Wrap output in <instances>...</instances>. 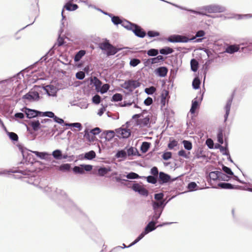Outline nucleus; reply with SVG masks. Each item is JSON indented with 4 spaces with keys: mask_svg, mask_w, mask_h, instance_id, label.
<instances>
[{
    "mask_svg": "<svg viewBox=\"0 0 252 252\" xmlns=\"http://www.w3.org/2000/svg\"><path fill=\"white\" fill-rule=\"evenodd\" d=\"M146 235L142 232L139 236L129 245L128 247H131L140 241Z\"/></svg>",
    "mask_w": 252,
    "mask_h": 252,
    "instance_id": "nucleus-56",
    "label": "nucleus"
},
{
    "mask_svg": "<svg viewBox=\"0 0 252 252\" xmlns=\"http://www.w3.org/2000/svg\"><path fill=\"white\" fill-rule=\"evenodd\" d=\"M120 25H121L122 26H123L126 30L129 31L132 30V29L134 27V26H136V24L131 23L126 19H123Z\"/></svg>",
    "mask_w": 252,
    "mask_h": 252,
    "instance_id": "nucleus-25",
    "label": "nucleus"
},
{
    "mask_svg": "<svg viewBox=\"0 0 252 252\" xmlns=\"http://www.w3.org/2000/svg\"><path fill=\"white\" fill-rule=\"evenodd\" d=\"M164 60L165 58H164L162 55L156 56V57L149 59V60H151V63L153 64L158 63L160 62H163L164 61Z\"/></svg>",
    "mask_w": 252,
    "mask_h": 252,
    "instance_id": "nucleus-42",
    "label": "nucleus"
},
{
    "mask_svg": "<svg viewBox=\"0 0 252 252\" xmlns=\"http://www.w3.org/2000/svg\"><path fill=\"white\" fill-rule=\"evenodd\" d=\"M154 211L152 214L149 216V219H151V220L145 227L144 230L142 231L145 235L149 233L156 230L157 228L156 224L158 222V220L161 216V211H157L156 209V207H154Z\"/></svg>",
    "mask_w": 252,
    "mask_h": 252,
    "instance_id": "nucleus-2",
    "label": "nucleus"
},
{
    "mask_svg": "<svg viewBox=\"0 0 252 252\" xmlns=\"http://www.w3.org/2000/svg\"><path fill=\"white\" fill-rule=\"evenodd\" d=\"M142 178L146 179L148 183L156 185L158 183V176L149 175L147 177L143 176Z\"/></svg>",
    "mask_w": 252,
    "mask_h": 252,
    "instance_id": "nucleus-32",
    "label": "nucleus"
},
{
    "mask_svg": "<svg viewBox=\"0 0 252 252\" xmlns=\"http://www.w3.org/2000/svg\"><path fill=\"white\" fill-rule=\"evenodd\" d=\"M116 130V132L123 138H128L131 135V131L129 129L120 128Z\"/></svg>",
    "mask_w": 252,
    "mask_h": 252,
    "instance_id": "nucleus-20",
    "label": "nucleus"
},
{
    "mask_svg": "<svg viewBox=\"0 0 252 252\" xmlns=\"http://www.w3.org/2000/svg\"><path fill=\"white\" fill-rule=\"evenodd\" d=\"M174 197L175 196H173L169 198L168 200H166V199L164 198L163 193L159 192L155 193L154 194V198L155 200H152L151 202L153 211H154V207H156V211L159 212L161 211V215L166 204Z\"/></svg>",
    "mask_w": 252,
    "mask_h": 252,
    "instance_id": "nucleus-1",
    "label": "nucleus"
},
{
    "mask_svg": "<svg viewBox=\"0 0 252 252\" xmlns=\"http://www.w3.org/2000/svg\"><path fill=\"white\" fill-rule=\"evenodd\" d=\"M93 169V166L90 164H80L78 166H74L72 171L75 174H83L85 171L89 172Z\"/></svg>",
    "mask_w": 252,
    "mask_h": 252,
    "instance_id": "nucleus-10",
    "label": "nucleus"
},
{
    "mask_svg": "<svg viewBox=\"0 0 252 252\" xmlns=\"http://www.w3.org/2000/svg\"><path fill=\"white\" fill-rule=\"evenodd\" d=\"M199 7L198 8V10H195L194 9H190L189 10V12L191 13L196 14V15H201V16H207V17H210V18L213 17V16L212 15L208 14L206 13L207 12L206 11L200 10L199 9Z\"/></svg>",
    "mask_w": 252,
    "mask_h": 252,
    "instance_id": "nucleus-29",
    "label": "nucleus"
},
{
    "mask_svg": "<svg viewBox=\"0 0 252 252\" xmlns=\"http://www.w3.org/2000/svg\"><path fill=\"white\" fill-rule=\"evenodd\" d=\"M34 162L33 156L32 153H30V155L28 156L24 160V163H26L27 164H32Z\"/></svg>",
    "mask_w": 252,
    "mask_h": 252,
    "instance_id": "nucleus-60",
    "label": "nucleus"
},
{
    "mask_svg": "<svg viewBox=\"0 0 252 252\" xmlns=\"http://www.w3.org/2000/svg\"><path fill=\"white\" fill-rule=\"evenodd\" d=\"M168 71V68L164 66L158 67L155 70V74L160 77H164L166 76Z\"/></svg>",
    "mask_w": 252,
    "mask_h": 252,
    "instance_id": "nucleus-18",
    "label": "nucleus"
},
{
    "mask_svg": "<svg viewBox=\"0 0 252 252\" xmlns=\"http://www.w3.org/2000/svg\"><path fill=\"white\" fill-rule=\"evenodd\" d=\"M234 92L231 94L230 97L227 99L224 109L225 111L230 112L232 102L234 98Z\"/></svg>",
    "mask_w": 252,
    "mask_h": 252,
    "instance_id": "nucleus-38",
    "label": "nucleus"
},
{
    "mask_svg": "<svg viewBox=\"0 0 252 252\" xmlns=\"http://www.w3.org/2000/svg\"><path fill=\"white\" fill-rule=\"evenodd\" d=\"M39 88H40L39 86L35 85L33 89L22 96V99H27L30 102L38 101L40 98V96L35 89Z\"/></svg>",
    "mask_w": 252,
    "mask_h": 252,
    "instance_id": "nucleus-6",
    "label": "nucleus"
},
{
    "mask_svg": "<svg viewBox=\"0 0 252 252\" xmlns=\"http://www.w3.org/2000/svg\"><path fill=\"white\" fill-rule=\"evenodd\" d=\"M62 151L59 149L54 150L52 153V156L55 159L58 160L61 159Z\"/></svg>",
    "mask_w": 252,
    "mask_h": 252,
    "instance_id": "nucleus-52",
    "label": "nucleus"
},
{
    "mask_svg": "<svg viewBox=\"0 0 252 252\" xmlns=\"http://www.w3.org/2000/svg\"><path fill=\"white\" fill-rule=\"evenodd\" d=\"M244 45V43H240L239 44H234L229 45L225 48V52L230 54H233L238 51L241 52V49L240 48H241V46Z\"/></svg>",
    "mask_w": 252,
    "mask_h": 252,
    "instance_id": "nucleus-15",
    "label": "nucleus"
},
{
    "mask_svg": "<svg viewBox=\"0 0 252 252\" xmlns=\"http://www.w3.org/2000/svg\"><path fill=\"white\" fill-rule=\"evenodd\" d=\"M150 116L149 115L146 116L143 119H140L137 122V125L143 126H148L150 124Z\"/></svg>",
    "mask_w": 252,
    "mask_h": 252,
    "instance_id": "nucleus-31",
    "label": "nucleus"
},
{
    "mask_svg": "<svg viewBox=\"0 0 252 252\" xmlns=\"http://www.w3.org/2000/svg\"><path fill=\"white\" fill-rule=\"evenodd\" d=\"M111 171V168L110 166H100L97 170L98 174L100 176H104Z\"/></svg>",
    "mask_w": 252,
    "mask_h": 252,
    "instance_id": "nucleus-28",
    "label": "nucleus"
},
{
    "mask_svg": "<svg viewBox=\"0 0 252 252\" xmlns=\"http://www.w3.org/2000/svg\"><path fill=\"white\" fill-rule=\"evenodd\" d=\"M43 89L49 96H57L58 89L53 85L49 84L42 87Z\"/></svg>",
    "mask_w": 252,
    "mask_h": 252,
    "instance_id": "nucleus-13",
    "label": "nucleus"
},
{
    "mask_svg": "<svg viewBox=\"0 0 252 252\" xmlns=\"http://www.w3.org/2000/svg\"><path fill=\"white\" fill-rule=\"evenodd\" d=\"M19 148L23 156V159L21 163H24V160L29 155H30V153H32L33 151H28L27 149L22 148L21 146H19Z\"/></svg>",
    "mask_w": 252,
    "mask_h": 252,
    "instance_id": "nucleus-33",
    "label": "nucleus"
},
{
    "mask_svg": "<svg viewBox=\"0 0 252 252\" xmlns=\"http://www.w3.org/2000/svg\"><path fill=\"white\" fill-rule=\"evenodd\" d=\"M132 100L129 99V100H125L121 104L122 107H127L129 106L132 104V103H135V100L137 101V97H135L134 96H132Z\"/></svg>",
    "mask_w": 252,
    "mask_h": 252,
    "instance_id": "nucleus-37",
    "label": "nucleus"
},
{
    "mask_svg": "<svg viewBox=\"0 0 252 252\" xmlns=\"http://www.w3.org/2000/svg\"><path fill=\"white\" fill-rule=\"evenodd\" d=\"M55 116V114L52 111H40V117H47L50 118H53Z\"/></svg>",
    "mask_w": 252,
    "mask_h": 252,
    "instance_id": "nucleus-55",
    "label": "nucleus"
},
{
    "mask_svg": "<svg viewBox=\"0 0 252 252\" xmlns=\"http://www.w3.org/2000/svg\"><path fill=\"white\" fill-rule=\"evenodd\" d=\"M90 85H94L95 87L96 91H98V90L100 88L102 84V82L96 77H91L90 78Z\"/></svg>",
    "mask_w": 252,
    "mask_h": 252,
    "instance_id": "nucleus-22",
    "label": "nucleus"
},
{
    "mask_svg": "<svg viewBox=\"0 0 252 252\" xmlns=\"http://www.w3.org/2000/svg\"><path fill=\"white\" fill-rule=\"evenodd\" d=\"M219 179H218L219 181L221 180V181L227 182V181H229L232 178L231 177L224 174V173L222 172L221 171H219Z\"/></svg>",
    "mask_w": 252,
    "mask_h": 252,
    "instance_id": "nucleus-43",
    "label": "nucleus"
},
{
    "mask_svg": "<svg viewBox=\"0 0 252 252\" xmlns=\"http://www.w3.org/2000/svg\"><path fill=\"white\" fill-rule=\"evenodd\" d=\"M218 187L222 189H245L244 187L238 186V185H232L229 183L226 182H220L218 184ZM250 189H252V188H247L246 190H248L249 191L252 192V191L250 190Z\"/></svg>",
    "mask_w": 252,
    "mask_h": 252,
    "instance_id": "nucleus-8",
    "label": "nucleus"
},
{
    "mask_svg": "<svg viewBox=\"0 0 252 252\" xmlns=\"http://www.w3.org/2000/svg\"><path fill=\"white\" fill-rule=\"evenodd\" d=\"M176 178L172 179L170 175L169 174L160 171L159 172L158 176V183L160 185H163L167 183H171L175 181Z\"/></svg>",
    "mask_w": 252,
    "mask_h": 252,
    "instance_id": "nucleus-9",
    "label": "nucleus"
},
{
    "mask_svg": "<svg viewBox=\"0 0 252 252\" xmlns=\"http://www.w3.org/2000/svg\"><path fill=\"white\" fill-rule=\"evenodd\" d=\"M234 17L238 20H241L242 19H248L252 18V14H236Z\"/></svg>",
    "mask_w": 252,
    "mask_h": 252,
    "instance_id": "nucleus-62",
    "label": "nucleus"
},
{
    "mask_svg": "<svg viewBox=\"0 0 252 252\" xmlns=\"http://www.w3.org/2000/svg\"><path fill=\"white\" fill-rule=\"evenodd\" d=\"M111 19L112 22L115 25H118L119 24H121L122 21L123 19H121L120 17L118 16H115L113 14H112V16H111V17H110Z\"/></svg>",
    "mask_w": 252,
    "mask_h": 252,
    "instance_id": "nucleus-50",
    "label": "nucleus"
},
{
    "mask_svg": "<svg viewBox=\"0 0 252 252\" xmlns=\"http://www.w3.org/2000/svg\"><path fill=\"white\" fill-rule=\"evenodd\" d=\"M7 135L13 142H17L18 141V136L16 133L13 132H7Z\"/></svg>",
    "mask_w": 252,
    "mask_h": 252,
    "instance_id": "nucleus-58",
    "label": "nucleus"
},
{
    "mask_svg": "<svg viewBox=\"0 0 252 252\" xmlns=\"http://www.w3.org/2000/svg\"><path fill=\"white\" fill-rule=\"evenodd\" d=\"M156 91V89L154 86L146 88L145 89V92L148 95H153Z\"/></svg>",
    "mask_w": 252,
    "mask_h": 252,
    "instance_id": "nucleus-63",
    "label": "nucleus"
},
{
    "mask_svg": "<svg viewBox=\"0 0 252 252\" xmlns=\"http://www.w3.org/2000/svg\"><path fill=\"white\" fill-rule=\"evenodd\" d=\"M70 169L71 165L69 163L62 164L59 167V170L63 172L69 171Z\"/></svg>",
    "mask_w": 252,
    "mask_h": 252,
    "instance_id": "nucleus-53",
    "label": "nucleus"
},
{
    "mask_svg": "<svg viewBox=\"0 0 252 252\" xmlns=\"http://www.w3.org/2000/svg\"><path fill=\"white\" fill-rule=\"evenodd\" d=\"M85 51L83 50H79L75 54L74 57V61L75 62H78L80 61L82 58L85 55Z\"/></svg>",
    "mask_w": 252,
    "mask_h": 252,
    "instance_id": "nucleus-39",
    "label": "nucleus"
},
{
    "mask_svg": "<svg viewBox=\"0 0 252 252\" xmlns=\"http://www.w3.org/2000/svg\"><path fill=\"white\" fill-rule=\"evenodd\" d=\"M151 143L148 142H142L140 146V151L142 153H146L150 148Z\"/></svg>",
    "mask_w": 252,
    "mask_h": 252,
    "instance_id": "nucleus-41",
    "label": "nucleus"
},
{
    "mask_svg": "<svg viewBox=\"0 0 252 252\" xmlns=\"http://www.w3.org/2000/svg\"><path fill=\"white\" fill-rule=\"evenodd\" d=\"M219 171H214L211 172L209 174L208 177L209 178V180L208 179V181L210 183V185L212 186V188H217L216 187L213 186L212 181L215 182L218 180L219 177Z\"/></svg>",
    "mask_w": 252,
    "mask_h": 252,
    "instance_id": "nucleus-19",
    "label": "nucleus"
},
{
    "mask_svg": "<svg viewBox=\"0 0 252 252\" xmlns=\"http://www.w3.org/2000/svg\"><path fill=\"white\" fill-rule=\"evenodd\" d=\"M222 170L224 174L228 176H230L231 177L232 175H234V173L233 172L231 168L224 165L223 164H222Z\"/></svg>",
    "mask_w": 252,
    "mask_h": 252,
    "instance_id": "nucleus-51",
    "label": "nucleus"
},
{
    "mask_svg": "<svg viewBox=\"0 0 252 252\" xmlns=\"http://www.w3.org/2000/svg\"><path fill=\"white\" fill-rule=\"evenodd\" d=\"M174 52V50L172 48L169 47H164L159 50V53H160L162 55H167L172 53Z\"/></svg>",
    "mask_w": 252,
    "mask_h": 252,
    "instance_id": "nucleus-36",
    "label": "nucleus"
},
{
    "mask_svg": "<svg viewBox=\"0 0 252 252\" xmlns=\"http://www.w3.org/2000/svg\"><path fill=\"white\" fill-rule=\"evenodd\" d=\"M96 157V154L95 152L91 150L89 152H86L84 154V158L88 159V160H93L94 158Z\"/></svg>",
    "mask_w": 252,
    "mask_h": 252,
    "instance_id": "nucleus-35",
    "label": "nucleus"
},
{
    "mask_svg": "<svg viewBox=\"0 0 252 252\" xmlns=\"http://www.w3.org/2000/svg\"><path fill=\"white\" fill-rule=\"evenodd\" d=\"M29 125L32 127L34 131H37L42 127H45V126H42L39 120L31 121L29 123Z\"/></svg>",
    "mask_w": 252,
    "mask_h": 252,
    "instance_id": "nucleus-21",
    "label": "nucleus"
},
{
    "mask_svg": "<svg viewBox=\"0 0 252 252\" xmlns=\"http://www.w3.org/2000/svg\"><path fill=\"white\" fill-rule=\"evenodd\" d=\"M203 94L204 92L201 94V97H200L199 100H197V96H196L192 100L191 106L189 110V112L191 114H194L195 113L196 109H197L199 108L200 102L203 99Z\"/></svg>",
    "mask_w": 252,
    "mask_h": 252,
    "instance_id": "nucleus-14",
    "label": "nucleus"
},
{
    "mask_svg": "<svg viewBox=\"0 0 252 252\" xmlns=\"http://www.w3.org/2000/svg\"><path fill=\"white\" fill-rule=\"evenodd\" d=\"M131 31L134 33L135 35L138 37L144 38L146 35V32L140 27L136 24V26H134Z\"/></svg>",
    "mask_w": 252,
    "mask_h": 252,
    "instance_id": "nucleus-16",
    "label": "nucleus"
},
{
    "mask_svg": "<svg viewBox=\"0 0 252 252\" xmlns=\"http://www.w3.org/2000/svg\"><path fill=\"white\" fill-rule=\"evenodd\" d=\"M109 88L110 85L108 84H104L101 86L100 88L98 89V91L96 92L101 94H104L109 90Z\"/></svg>",
    "mask_w": 252,
    "mask_h": 252,
    "instance_id": "nucleus-45",
    "label": "nucleus"
},
{
    "mask_svg": "<svg viewBox=\"0 0 252 252\" xmlns=\"http://www.w3.org/2000/svg\"><path fill=\"white\" fill-rule=\"evenodd\" d=\"M56 192L64 199V205L63 206V207L65 208L66 211L69 212L70 210H71V211L75 212L76 213H81V211L75 205V204L70 200L66 198V195L64 191L57 189Z\"/></svg>",
    "mask_w": 252,
    "mask_h": 252,
    "instance_id": "nucleus-3",
    "label": "nucleus"
},
{
    "mask_svg": "<svg viewBox=\"0 0 252 252\" xmlns=\"http://www.w3.org/2000/svg\"><path fill=\"white\" fill-rule=\"evenodd\" d=\"M115 132L113 130H104L100 135V138H105L107 141H110L115 136Z\"/></svg>",
    "mask_w": 252,
    "mask_h": 252,
    "instance_id": "nucleus-17",
    "label": "nucleus"
},
{
    "mask_svg": "<svg viewBox=\"0 0 252 252\" xmlns=\"http://www.w3.org/2000/svg\"><path fill=\"white\" fill-rule=\"evenodd\" d=\"M190 63L191 71L194 72H196L198 70L199 67L198 61L195 59H192L190 61Z\"/></svg>",
    "mask_w": 252,
    "mask_h": 252,
    "instance_id": "nucleus-34",
    "label": "nucleus"
},
{
    "mask_svg": "<svg viewBox=\"0 0 252 252\" xmlns=\"http://www.w3.org/2000/svg\"><path fill=\"white\" fill-rule=\"evenodd\" d=\"M141 85V83L138 80H134L133 79H129L125 82L122 85V87L128 90L129 92H132L133 90L139 87Z\"/></svg>",
    "mask_w": 252,
    "mask_h": 252,
    "instance_id": "nucleus-7",
    "label": "nucleus"
},
{
    "mask_svg": "<svg viewBox=\"0 0 252 252\" xmlns=\"http://www.w3.org/2000/svg\"><path fill=\"white\" fill-rule=\"evenodd\" d=\"M98 47L108 57L115 55L121 50V48L113 46L107 40L105 42L100 43Z\"/></svg>",
    "mask_w": 252,
    "mask_h": 252,
    "instance_id": "nucleus-4",
    "label": "nucleus"
},
{
    "mask_svg": "<svg viewBox=\"0 0 252 252\" xmlns=\"http://www.w3.org/2000/svg\"><path fill=\"white\" fill-rule=\"evenodd\" d=\"M194 154V158L197 159L201 158L205 159L207 157V156L205 154L203 149L201 148H198L197 150L195 151Z\"/></svg>",
    "mask_w": 252,
    "mask_h": 252,
    "instance_id": "nucleus-26",
    "label": "nucleus"
},
{
    "mask_svg": "<svg viewBox=\"0 0 252 252\" xmlns=\"http://www.w3.org/2000/svg\"><path fill=\"white\" fill-rule=\"evenodd\" d=\"M217 137L218 142L220 144H222L224 142L223 138V130L220 128L218 130Z\"/></svg>",
    "mask_w": 252,
    "mask_h": 252,
    "instance_id": "nucleus-46",
    "label": "nucleus"
},
{
    "mask_svg": "<svg viewBox=\"0 0 252 252\" xmlns=\"http://www.w3.org/2000/svg\"><path fill=\"white\" fill-rule=\"evenodd\" d=\"M123 99V95L119 93H116L112 97L111 101L113 102L120 101Z\"/></svg>",
    "mask_w": 252,
    "mask_h": 252,
    "instance_id": "nucleus-54",
    "label": "nucleus"
},
{
    "mask_svg": "<svg viewBox=\"0 0 252 252\" xmlns=\"http://www.w3.org/2000/svg\"><path fill=\"white\" fill-rule=\"evenodd\" d=\"M115 180L117 182H121L122 184L131 189H132L133 184H134V182L129 181L126 179H122L120 177H116Z\"/></svg>",
    "mask_w": 252,
    "mask_h": 252,
    "instance_id": "nucleus-24",
    "label": "nucleus"
},
{
    "mask_svg": "<svg viewBox=\"0 0 252 252\" xmlns=\"http://www.w3.org/2000/svg\"><path fill=\"white\" fill-rule=\"evenodd\" d=\"M182 143L186 150L189 151L192 149V144L190 141L184 140L183 141Z\"/></svg>",
    "mask_w": 252,
    "mask_h": 252,
    "instance_id": "nucleus-57",
    "label": "nucleus"
},
{
    "mask_svg": "<svg viewBox=\"0 0 252 252\" xmlns=\"http://www.w3.org/2000/svg\"><path fill=\"white\" fill-rule=\"evenodd\" d=\"M187 188L189 191H193L201 189L194 182H191L188 185Z\"/></svg>",
    "mask_w": 252,
    "mask_h": 252,
    "instance_id": "nucleus-40",
    "label": "nucleus"
},
{
    "mask_svg": "<svg viewBox=\"0 0 252 252\" xmlns=\"http://www.w3.org/2000/svg\"><path fill=\"white\" fill-rule=\"evenodd\" d=\"M126 147V154L128 157L134 156H140V154H139L138 151L136 148L132 146L128 148L127 147Z\"/></svg>",
    "mask_w": 252,
    "mask_h": 252,
    "instance_id": "nucleus-23",
    "label": "nucleus"
},
{
    "mask_svg": "<svg viewBox=\"0 0 252 252\" xmlns=\"http://www.w3.org/2000/svg\"><path fill=\"white\" fill-rule=\"evenodd\" d=\"M201 81L199 78L195 77L192 82V86L194 90L199 89L200 87Z\"/></svg>",
    "mask_w": 252,
    "mask_h": 252,
    "instance_id": "nucleus-44",
    "label": "nucleus"
},
{
    "mask_svg": "<svg viewBox=\"0 0 252 252\" xmlns=\"http://www.w3.org/2000/svg\"><path fill=\"white\" fill-rule=\"evenodd\" d=\"M32 153L38 158L42 159H45L48 155V154L45 152L33 151Z\"/></svg>",
    "mask_w": 252,
    "mask_h": 252,
    "instance_id": "nucleus-49",
    "label": "nucleus"
},
{
    "mask_svg": "<svg viewBox=\"0 0 252 252\" xmlns=\"http://www.w3.org/2000/svg\"><path fill=\"white\" fill-rule=\"evenodd\" d=\"M21 111L25 114L26 117L29 119L40 117V111L37 110L24 107L21 109Z\"/></svg>",
    "mask_w": 252,
    "mask_h": 252,
    "instance_id": "nucleus-11",
    "label": "nucleus"
},
{
    "mask_svg": "<svg viewBox=\"0 0 252 252\" xmlns=\"http://www.w3.org/2000/svg\"><path fill=\"white\" fill-rule=\"evenodd\" d=\"M126 177L128 179H138L142 178V177L140 176L138 174L133 172L127 173Z\"/></svg>",
    "mask_w": 252,
    "mask_h": 252,
    "instance_id": "nucleus-48",
    "label": "nucleus"
},
{
    "mask_svg": "<svg viewBox=\"0 0 252 252\" xmlns=\"http://www.w3.org/2000/svg\"><path fill=\"white\" fill-rule=\"evenodd\" d=\"M179 34L172 35L168 37L167 41L171 43H179Z\"/></svg>",
    "mask_w": 252,
    "mask_h": 252,
    "instance_id": "nucleus-47",
    "label": "nucleus"
},
{
    "mask_svg": "<svg viewBox=\"0 0 252 252\" xmlns=\"http://www.w3.org/2000/svg\"><path fill=\"white\" fill-rule=\"evenodd\" d=\"M194 39H195V38H189V37H188L186 36L180 35L179 42L180 43H187L189 41H192Z\"/></svg>",
    "mask_w": 252,
    "mask_h": 252,
    "instance_id": "nucleus-59",
    "label": "nucleus"
},
{
    "mask_svg": "<svg viewBox=\"0 0 252 252\" xmlns=\"http://www.w3.org/2000/svg\"><path fill=\"white\" fill-rule=\"evenodd\" d=\"M149 56H156L159 53V50L158 49L152 48L147 51V52Z\"/></svg>",
    "mask_w": 252,
    "mask_h": 252,
    "instance_id": "nucleus-61",
    "label": "nucleus"
},
{
    "mask_svg": "<svg viewBox=\"0 0 252 252\" xmlns=\"http://www.w3.org/2000/svg\"><path fill=\"white\" fill-rule=\"evenodd\" d=\"M74 0H68L63 6V9H65L68 11H73L77 9L79 7L77 4L73 3ZM63 9L62 11V20L65 19V16L63 14Z\"/></svg>",
    "mask_w": 252,
    "mask_h": 252,
    "instance_id": "nucleus-12",
    "label": "nucleus"
},
{
    "mask_svg": "<svg viewBox=\"0 0 252 252\" xmlns=\"http://www.w3.org/2000/svg\"><path fill=\"white\" fill-rule=\"evenodd\" d=\"M101 101V98L98 94H96L92 97V102L95 104H99Z\"/></svg>",
    "mask_w": 252,
    "mask_h": 252,
    "instance_id": "nucleus-64",
    "label": "nucleus"
},
{
    "mask_svg": "<svg viewBox=\"0 0 252 252\" xmlns=\"http://www.w3.org/2000/svg\"><path fill=\"white\" fill-rule=\"evenodd\" d=\"M244 45L241 46V52L244 53H248L252 51V43H243Z\"/></svg>",
    "mask_w": 252,
    "mask_h": 252,
    "instance_id": "nucleus-30",
    "label": "nucleus"
},
{
    "mask_svg": "<svg viewBox=\"0 0 252 252\" xmlns=\"http://www.w3.org/2000/svg\"><path fill=\"white\" fill-rule=\"evenodd\" d=\"M200 10H205L208 13H222L226 10V8L221 5L212 4L200 7Z\"/></svg>",
    "mask_w": 252,
    "mask_h": 252,
    "instance_id": "nucleus-5",
    "label": "nucleus"
},
{
    "mask_svg": "<svg viewBox=\"0 0 252 252\" xmlns=\"http://www.w3.org/2000/svg\"><path fill=\"white\" fill-rule=\"evenodd\" d=\"M126 147L124 149L118 150L115 154V158H121L123 160L126 159L127 156L126 154Z\"/></svg>",
    "mask_w": 252,
    "mask_h": 252,
    "instance_id": "nucleus-27",
    "label": "nucleus"
}]
</instances>
